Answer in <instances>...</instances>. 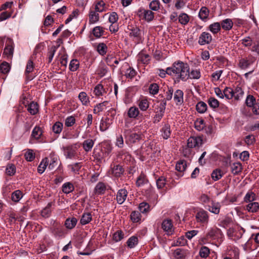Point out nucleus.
<instances>
[{
	"label": "nucleus",
	"mask_w": 259,
	"mask_h": 259,
	"mask_svg": "<svg viewBox=\"0 0 259 259\" xmlns=\"http://www.w3.org/2000/svg\"><path fill=\"white\" fill-rule=\"evenodd\" d=\"M173 70L178 78L183 81L187 80L189 77V66L187 63L182 61L175 62L173 64Z\"/></svg>",
	"instance_id": "1"
},
{
	"label": "nucleus",
	"mask_w": 259,
	"mask_h": 259,
	"mask_svg": "<svg viewBox=\"0 0 259 259\" xmlns=\"http://www.w3.org/2000/svg\"><path fill=\"white\" fill-rule=\"evenodd\" d=\"M195 218L197 222L206 224L209 220L208 212L203 209H201L196 213Z\"/></svg>",
	"instance_id": "2"
},
{
	"label": "nucleus",
	"mask_w": 259,
	"mask_h": 259,
	"mask_svg": "<svg viewBox=\"0 0 259 259\" xmlns=\"http://www.w3.org/2000/svg\"><path fill=\"white\" fill-rule=\"evenodd\" d=\"M166 100H162L160 103L159 106V110L156 112V114L154 117L153 122L154 123L158 122L162 118L165 110Z\"/></svg>",
	"instance_id": "3"
},
{
	"label": "nucleus",
	"mask_w": 259,
	"mask_h": 259,
	"mask_svg": "<svg viewBox=\"0 0 259 259\" xmlns=\"http://www.w3.org/2000/svg\"><path fill=\"white\" fill-rule=\"evenodd\" d=\"M202 144V139L200 137H191L187 141V146L190 148L199 147Z\"/></svg>",
	"instance_id": "4"
},
{
	"label": "nucleus",
	"mask_w": 259,
	"mask_h": 259,
	"mask_svg": "<svg viewBox=\"0 0 259 259\" xmlns=\"http://www.w3.org/2000/svg\"><path fill=\"white\" fill-rule=\"evenodd\" d=\"M212 40L211 34L206 32H202L199 37L198 43L200 45L209 44Z\"/></svg>",
	"instance_id": "5"
},
{
	"label": "nucleus",
	"mask_w": 259,
	"mask_h": 259,
	"mask_svg": "<svg viewBox=\"0 0 259 259\" xmlns=\"http://www.w3.org/2000/svg\"><path fill=\"white\" fill-rule=\"evenodd\" d=\"M33 70L34 64L33 61L31 59H29L27 63L25 71L26 78L27 80H31L34 78L33 76L29 75V73L32 72Z\"/></svg>",
	"instance_id": "6"
},
{
	"label": "nucleus",
	"mask_w": 259,
	"mask_h": 259,
	"mask_svg": "<svg viewBox=\"0 0 259 259\" xmlns=\"http://www.w3.org/2000/svg\"><path fill=\"white\" fill-rule=\"evenodd\" d=\"M51 232L56 236L62 237L65 234L63 228L57 223H54L53 226L51 228Z\"/></svg>",
	"instance_id": "7"
},
{
	"label": "nucleus",
	"mask_w": 259,
	"mask_h": 259,
	"mask_svg": "<svg viewBox=\"0 0 259 259\" xmlns=\"http://www.w3.org/2000/svg\"><path fill=\"white\" fill-rule=\"evenodd\" d=\"M63 149L64 155L67 158H72L76 154L75 147H74L73 146L64 147Z\"/></svg>",
	"instance_id": "8"
},
{
	"label": "nucleus",
	"mask_w": 259,
	"mask_h": 259,
	"mask_svg": "<svg viewBox=\"0 0 259 259\" xmlns=\"http://www.w3.org/2000/svg\"><path fill=\"white\" fill-rule=\"evenodd\" d=\"M127 195V192L125 189L118 190L116 195V200L118 204H122L125 200Z\"/></svg>",
	"instance_id": "9"
},
{
	"label": "nucleus",
	"mask_w": 259,
	"mask_h": 259,
	"mask_svg": "<svg viewBox=\"0 0 259 259\" xmlns=\"http://www.w3.org/2000/svg\"><path fill=\"white\" fill-rule=\"evenodd\" d=\"M106 190V187L105 184L99 182L94 188V194L96 195H102L105 193Z\"/></svg>",
	"instance_id": "10"
},
{
	"label": "nucleus",
	"mask_w": 259,
	"mask_h": 259,
	"mask_svg": "<svg viewBox=\"0 0 259 259\" xmlns=\"http://www.w3.org/2000/svg\"><path fill=\"white\" fill-rule=\"evenodd\" d=\"M184 93L181 90H177L174 94V99L177 105H181L184 102Z\"/></svg>",
	"instance_id": "11"
},
{
	"label": "nucleus",
	"mask_w": 259,
	"mask_h": 259,
	"mask_svg": "<svg viewBox=\"0 0 259 259\" xmlns=\"http://www.w3.org/2000/svg\"><path fill=\"white\" fill-rule=\"evenodd\" d=\"M108 71V68L103 62H101L96 70V73L100 77L104 76Z\"/></svg>",
	"instance_id": "12"
},
{
	"label": "nucleus",
	"mask_w": 259,
	"mask_h": 259,
	"mask_svg": "<svg viewBox=\"0 0 259 259\" xmlns=\"http://www.w3.org/2000/svg\"><path fill=\"white\" fill-rule=\"evenodd\" d=\"M117 157L125 163H127L131 160V155L124 150L120 151L117 155Z\"/></svg>",
	"instance_id": "13"
},
{
	"label": "nucleus",
	"mask_w": 259,
	"mask_h": 259,
	"mask_svg": "<svg viewBox=\"0 0 259 259\" xmlns=\"http://www.w3.org/2000/svg\"><path fill=\"white\" fill-rule=\"evenodd\" d=\"M126 133L128 134V140L132 143H135L139 141L142 139V136L140 134L135 133H132L129 131H126Z\"/></svg>",
	"instance_id": "14"
},
{
	"label": "nucleus",
	"mask_w": 259,
	"mask_h": 259,
	"mask_svg": "<svg viewBox=\"0 0 259 259\" xmlns=\"http://www.w3.org/2000/svg\"><path fill=\"white\" fill-rule=\"evenodd\" d=\"M245 210L249 212L255 213L259 210V203L257 202H252L249 203L245 206Z\"/></svg>",
	"instance_id": "15"
},
{
	"label": "nucleus",
	"mask_w": 259,
	"mask_h": 259,
	"mask_svg": "<svg viewBox=\"0 0 259 259\" xmlns=\"http://www.w3.org/2000/svg\"><path fill=\"white\" fill-rule=\"evenodd\" d=\"M139 13L143 14L145 19L148 22L151 21L154 18V13L150 10L141 9L139 11Z\"/></svg>",
	"instance_id": "16"
},
{
	"label": "nucleus",
	"mask_w": 259,
	"mask_h": 259,
	"mask_svg": "<svg viewBox=\"0 0 259 259\" xmlns=\"http://www.w3.org/2000/svg\"><path fill=\"white\" fill-rule=\"evenodd\" d=\"M89 18L90 24H94L96 23L99 20V13L94 10H90L89 15Z\"/></svg>",
	"instance_id": "17"
},
{
	"label": "nucleus",
	"mask_w": 259,
	"mask_h": 259,
	"mask_svg": "<svg viewBox=\"0 0 259 259\" xmlns=\"http://www.w3.org/2000/svg\"><path fill=\"white\" fill-rule=\"evenodd\" d=\"M112 174L116 177H119L124 172V169L122 166L120 165H114L111 168Z\"/></svg>",
	"instance_id": "18"
},
{
	"label": "nucleus",
	"mask_w": 259,
	"mask_h": 259,
	"mask_svg": "<svg viewBox=\"0 0 259 259\" xmlns=\"http://www.w3.org/2000/svg\"><path fill=\"white\" fill-rule=\"evenodd\" d=\"M77 222V220L75 218H69L65 222V226L68 229H72L75 227Z\"/></svg>",
	"instance_id": "19"
},
{
	"label": "nucleus",
	"mask_w": 259,
	"mask_h": 259,
	"mask_svg": "<svg viewBox=\"0 0 259 259\" xmlns=\"http://www.w3.org/2000/svg\"><path fill=\"white\" fill-rule=\"evenodd\" d=\"M161 225L162 228L164 231L167 232L168 233L171 232L173 226L170 220L167 219L164 220Z\"/></svg>",
	"instance_id": "20"
},
{
	"label": "nucleus",
	"mask_w": 259,
	"mask_h": 259,
	"mask_svg": "<svg viewBox=\"0 0 259 259\" xmlns=\"http://www.w3.org/2000/svg\"><path fill=\"white\" fill-rule=\"evenodd\" d=\"M131 27V28H129V29L131 30V32L130 33V36L131 37H134L136 38L137 39L139 40L141 38V30L140 29L135 26V27Z\"/></svg>",
	"instance_id": "21"
},
{
	"label": "nucleus",
	"mask_w": 259,
	"mask_h": 259,
	"mask_svg": "<svg viewBox=\"0 0 259 259\" xmlns=\"http://www.w3.org/2000/svg\"><path fill=\"white\" fill-rule=\"evenodd\" d=\"M109 104L108 101H104L97 104L94 108L93 112L95 114H98L100 112L103 111L106 107Z\"/></svg>",
	"instance_id": "22"
},
{
	"label": "nucleus",
	"mask_w": 259,
	"mask_h": 259,
	"mask_svg": "<svg viewBox=\"0 0 259 259\" xmlns=\"http://www.w3.org/2000/svg\"><path fill=\"white\" fill-rule=\"evenodd\" d=\"M94 145V141L92 139H87L82 143V147L85 152H89L91 151Z\"/></svg>",
	"instance_id": "23"
},
{
	"label": "nucleus",
	"mask_w": 259,
	"mask_h": 259,
	"mask_svg": "<svg viewBox=\"0 0 259 259\" xmlns=\"http://www.w3.org/2000/svg\"><path fill=\"white\" fill-rule=\"evenodd\" d=\"M162 136L164 139H167L171 134L170 126L168 124H165L161 129Z\"/></svg>",
	"instance_id": "24"
},
{
	"label": "nucleus",
	"mask_w": 259,
	"mask_h": 259,
	"mask_svg": "<svg viewBox=\"0 0 259 259\" xmlns=\"http://www.w3.org/2000/svg\"><path fill=\"white\" fill-rule=\"evenodd\" d=\"M231 172L234 175H238L242 169V164L240 162H235L231 165Z\"/></svg>",
	"instance_id": "25"
},
{
	"label": "nucleus",
	"mask_w": 259,
	"mask_h": 259,
	"mask_svg": "<svg viewBox=\"0 0 259 259\" xmlns=\"http://www.w3.org/2000/svg\"><path fill=\"white\" fill-rule=\"evenodd\" d=\"M139 114V109L135 106L131 107L128 110L127 115L130 118H136Z\"/></svg>",
	"instance_id": "26"
},
{
	"label": "nucleus",
	"mask_w": 259,
	"mask_h": 259,
	"mask_svg": "<svg viewBox=\"0 0 259 259\" xmlns=\"http://www.w3.org/2000/svg\"><path fill=\"white\" fill-rule=\"evenodd\" d=\"M221 25L224 29L229 30L232 28L233 23L231 19H226L221 22Z\"/></svg>",
	"instance_id": "27"
},
{
	"label": "nucleus",
	"mask_w": 259,
	"mask_h": 259,
	"mask_svg": "<svg viewBox=\"0 0 259 259\" xmlns=\"http://www.w3.org/2000/svg\"><path fill=\"white\" fill-rule=\"evenodd\" d=\"M27 110L31 115L36 114L38 111V104L32 102L28 105Z\"/></svg>",
	"instance_id": "28"
},
{
	"label": "nucleus",
	"mask_w": 259,
	"mask_h": 259,
	"mask_svg": "<svg viewBox=\"0 0 259 259\" xmlns=\"http://www.w3.org/2000/svg\"><path fill=\"white\" fill-rule=\"evenodd\" d=\"M209 13V10L206 7H203L200 10L199 17L203 21H205L208 17Z\"/></svg>",
	"instance_id": "29"
},
{
	"label": "nucleus",
	"mask_w": 259,
	"mask_h": 259,
	"mask_svg": "<svg viewBox=\"0 0 259 259\" xmlns=\"http://www.w3.org/2000/svg\"><path fill=\"white\" fill-rule=\"evenodd\" d=\"M53 202H49L47 205L41 210V215L44 218H48L51 213V207Z\"/></svg>",
	"instance_id": "30"
},
{
	"label": "nucleus",
	"mask_w": 259,
	"mask_h": 259,
	"mask_svg": "<svg viewBox=\"0 0 259 259\" xmlns=\"http://www.w3.org/2000/svg\"><path fill=\"white\" fill-rule=\"evenodd\" d=\"M104 32V28L101 26H96L92 30L93 34L97 38L102 36Z\"/></svg>",
	"instance_id": "31"
},
{
	"label": "nucleus",
	"mask_w": 259,
	"mask_h": 259,
	"mask_svg": "<svg viewBox=\"0 0 259 259\" xmlns=\"http://www.w3.org/2000/svg\"><path fill=\"white\" fill-rule=\"evenodd\" d=\"M150 60V57L148 54L141 53L138 56V61L143 64H148Z\"/></svg>",
	"instance_id": "32"
},
{
	"label": "nucleus",
	"mask_w": 259,
	"mask_h": 259,
	"mask_svg": "<svg viewBox=\"0 0 259 259\" xmlns=\"http://www.w3.org/2000/svg\"><path fill=\"white\" fill-rule=\"evenodd\" d=\"M42 134V132L40 127L39 126H35L31 134V137L36 139L38 140Z\"/></svg>",
	"instance_id": "33"
},
{
	"label": "nucleus",
	"mask_w": 259,
	"mask_h": 259,
	"mask_svg": "<svg viewBox=\"0 0 259 259\" xmlns=\"http://www.w3.org/2000/svg\"><path fill=\"white\" fill-rule=\"evenodd\" d=\"M48 165V159L47 158L43 159L38 166V172L39 174H42L45 171V170L46 169Z\"/></svg>",
	"instance_id": "34"
},
{
	"label": "nucleus",
	"mask_w": 259,
	"mask_h": 259,
	"mask_svg": "<svg viewBox=\"0 0 259 259\" xmlns=\"http://www.w3.org/2000/svg\"><path fill=\"white\" fill-rule=\"evenodd\" d=\"M73 184L70 182L64 183L62 186V191L66 194L72 192L74 190Z\"/></svg>",
	"instance_id": "35"
},
{
	"label": "nucleus",
	"mask_w": 259,
	"mask_h": 259,
	"mask_svg": "<svg viewBox=\"0 0 259 259\" xmlns=\"http://www.w3.org/2000/svg\"><path fill=\"white\" fill-rule=\"evenodd\" d=\"M92 219V215L90 213H84L81 217L80 223L81 225H84L90 223Z\"/></svg>",
	"instance_id": "36"
},
{
	"label": "nucleus",
	"mask_w": 259,
	"mask_h": 259,
	"mask_svg": "<svg viewBox=\"0 0 259 259\" xmlns=\"http://www.w3.org/2000/svg\"><path fill=\"white\" fill-rule=\"evenodd\" d=\"M78 98L84 105H87L90 102L89 97L88 96L87 93L84 92L79 93Z\"/></svg>",
	"instance_id": "37"
},
{
	"label": "nucleus",
	"mask_w": 259,
	"mask_h": 259,
	"mask_svg": "<svg viewBox=\"0 0 259 259\" xmlns=\"http://www.w3.org/2000/svg\"><path fill=\"white\" fill-rule=\"evenodd\" d=\"M22 197V193L20 190H16L11 195V199L15 202H18Z\"/></svg>",
	"instance_id": "38"
},
{
	"label": "nucleus",
	"mask_w": 259,
	"mask_h": 259,
	"mask_svg": "<svg viewBox=\"0 0 259 259\" xmlns=\"http://www.w3.org/2000/svg\"><path fill=\"white\" fill-rule=\"evenodd\" d=\"M138 243V238L137 237L133 236L130 237L127 241V246L130 248H134Z\"/></svg>",
	"instance_id": "39"
},
{
	"label": "nucleus",
	"mask_w": 259,
	"mask_h": 259,
	"mask_svg": "<svg viewBox=\"0 0 259 259\" xmlns=\"http://www.w3.org/2000/svg\"><path fill=\"white\" fill-rule=\"evenodd\" d=\"M186 162L185 160H180L177 162L176 169L178 171L183 172L186 169Z\"/></svg>",
	"instance_id": "40"
},
{
	"label": "nucleus",
	"mask_w": 259,
	"mask_h": 259,
	"mask_svg": "<svg viewBox=\"0 0 259 259\" xmlns=\"http://www.w3.org/2000/svg\"><path fill=\"white\" fill-rule=\"evenodd\" d=\"M244 92L242 89L239 87H237L233 90V96L235 100H238L240 98L242 97Z\"/></svg>",
	"instance_id": "41"
},
{
	"label": "nucleus",
	"mask_w": 259,
	"mask_h": 259,
	"mask_svg": "<svg viewBox=\"0 0 259 259\" xmlns=\"http://www.w3.org/2000/svg\"><path fill=\"white\" fill-rule=\"evenodd\" d=\"M221 24L215 22L209 26V30L214 34L217 33L221 30Z\"/></svg>",
	"instance_id": "42"
},
{
	"label": "nucleus",
	"mask_w": 259,
	"mask_h": 259,
	"mask_svg": "<svg viewBox=\"0 0 259 259\" xmlns=\"http://www.w3.org/2000/svg\"><path fill=\"white\" fill-rule=\"evenodd\" d=\"M138 106L140 109L143 111H146L149 107V103L146 99L139 101Z\"/></svg>",
	"instance_id": "43"
},
{
	"label": "nucleus",
	"mask_w": 259,
	"mask_h": 259,
	"mask_svg": "<svg viewBox=\"0 0 259 259\" xmlns=\"http://www.w3.org/2000/svg\"><path fill=\"white\" fill-rule=\"evenodd\" d=\"M255 200V194L253 192H248L244 198V201L246 203L253 202Z\"/></svg>",
	"instance_id": "44"
},
{
	"label": "nucleus",
	"mask_w": 259,
	"mask_h": 259,
	"mask_svg": "<svg viewBox=\"0 0 259 259\" xmlns=\"http://www.w3.org/2000/svg\"><path fill=\"white\" fill-rule=\"evenodd\" d=\"M223 172L220 169H216L214 170L211 174L212 179L216 181L220 180L223 176Z\"/></svg>",
	"instance_id": "45"
},
{
	"label": "nucleus",
	"mask_w": 259,
	"mask_h": 259,
	"mask_svg": "<svg viewBox=\"0 0 259 259\" xmlns=\"http://www.w3.org/2000/svg\"><path fill=\"white\" fill-rule=\"evenodd\" d=\"M105 4L103 1L98 2L95 7V11L98 13H101L105 11Z\"/></svg>",
	"instance_id": "46"
},
{
	"label": "nucleus",
	"mask_w": 259,
	"mask_h": 259,
	"mask_svg": "<svg viewBox=\"0 0 259 259\" xmlns=\"http://www.w3.org/2000/svg\"><path fill=\"white\" fill-rule=\"evenodd\" d=\"M196 109L200 113H204L207 109V105L203 102H199L196 105Z\"/></svg>",
	"instance_id": "47"
},
{
	"label": "nucleus",
	"mask_w": 259,
	"mask_h": 259,
	"mask_svg": "<svg viewBox=\"0 0 259 259\" xmlns=\"http://www.w3.org/2000/svg\"><path fill=\"white\" fill-rule=\"evenodd\" d=\"M63 123L57 121L52 126V131L55 134H60L63 128Z\"/></svg>",
	"instance_id": "48"
},
{
	"label": "nucleus",
	"mask_w": 259,
	"mask_h": 259,
	"mask_svg": "<svg viewBox=\"0 0 259 259\" xmlns=\"http://www.w3.org/2000/svg\"><path fill=\"white\" fill-rule=\"evenodd\" d=\"M256 103L255 98L252 96L249 95L247 96L245 104L246 105L249 107H251Z\"/></svg>",
	"instance_id": "49"
},
{
	"label": "nucleus",
	"mask_w": 259,
	"mask_h": 259,
	"mask_svg": "<svg viewBox=\"0 0 259 259\" xmlns=\"http://www.w3.org/2000/svg\"><path fill=\"white\" fill-rule=\"evenodd\" d=\"M221 232L218 228L211 229L206 235L207 238L214 239L218 232Z\"/></svg>",
	"instance_id": "50"
},
{
	"label": "nucleus",
	"mask_w": 259,
	"mask_h": 259,
	"mask_svg": "<svg viewBox=\"0 0 259 259\" xmlns=\"http://www.w3.org/2000/svg\"><path fill=\"white\" fill-rule=\"evenodd\" d=\"M97 51L101 55H104L107 50V46L104 43L99 44L97 46Z\"/></svg>",
	"instance_id": "51"
},
{
	"label": "nucleus",
	"mask_w": 259,
	"mask_h": 259,
	"mask_svg": "<svg viewBox=\"0 0 259 259\" xmlns=\"http://www.w3.org/2000/svg\"><path fill=\"white\" fill-rule=\"evenodd\" d=\"M256 140L253 135H249L245 137L244 142L247 146L253 145L255 143Z\"/></svg>",
	"instance_id": "52"
},
{
	"label": "nucleus",
	"mask_w": 259,
	"mask_h": 259,
	"mask_svg": "<svg viewBox=\"0 0 259 259\" xmlns=\"http://www.w3.org/2000/svg\"><path fill=\"white\" fill-rule=\"evenodd\" d=\"M194 125L195 128L199 131L203 130L205 127V123L203 119L196 120L194 122Z\"/></svg>",
	"instance_id": "53"
},
{
	"label": "nucleus",
	"mask_w": 259,
	"mask_h": 259,
	"mask_svg": "<svg viewBox=\"0 0 259 259\" xmlns=\"http://www.w3.org/2000/svg\"><path fill=\"white\" fill-rule=\"evenodd\" d=\"M10 69V66L8 63L3 62L0 65V71L4 74L8 73Z\"/></svg>",
	"instance_id": "54"
},
{
	"label": "nucleus",
	"mask_w": 259,
	"mask_h": 259,
	"mask_svg": "<svg viewBox=\"0 0 259 259\" xmlns=\"http://www.w3.org/2000/svg\"><path fill=\"white\" fill-rule=\"evenodd\" d=\"M139 208L142 213H147L149 211L150 206L147 202H143L139 204Z\"/></svg>",
	"instance_id": "55"
},
{
	"label": "nucleus",
	"mask_w": 259,
	"mask_h": 259,
	"mask_svg": "<svg viewBox=\"0 0 259 259\" xmlns=\"http://www.w3.org/2000/svg\"><path fill=\"white\" fill-rule=\"evenodd\" d=\"M174 255L176 259H185V255L183 250L181 248H177L174 251Z\"/></svg>",
	"instance_id": "56"
},
{
	"label": "nucleus",
	"mask_w": 259,
	"mask_h": 259,
	"mask_svg": "<svg viewBox=\"0 0 259 259\" xmlns=\"http://www.w3.org/2000/svg\"><path fill=\"white\" fill-rule=\"evenodd\" d=\"M221 208V205L219 203H212V206L209 209V210L214 213V214H219L220 212Z\"/></svg>",
	"instance_id": "57"
},
{
	"label": "nucleus",
	"mask_w": 259,
	"mask_h": 259,
	"mask_svg": "<svg viewBox=\"0 0 259 259\" xmlns=\"http://www.w3.org/2000/svg\"><path fill=\"white\" fill-rule=\"evenodd\" d=\"M149 90L151 94L155 95L158 93L159 86L157 83H153L150 85Z\"/></svg>",
	"instance_id": "58"
},
{
	"label": "nucleus",
	"mask_w": 259,
	"mask_h": 259,
	"mask_svg": "<svg viewBox=\"0 0 259 259\" xmlns=\"http://www.w3.org/2000/svg\"><path fill=\"white\" fill-rule=\"evenodd\" d=\"M79 63L77 60L73 59L69 64V69L71 71H75L79 67Z\"/></svg>",
	"instance_id": "59"
},
{
	"label": "nucleus",
	"mask_w": 259,
	"mask_h": 259,
	"mask_svg": "<svg viewBox=\"0 0 259 259\" xmlns=\"http://www.w3.org/2000/svg\"><path fill=\"white\" fill-rule=\"evenodd\" d=\"M209 249L206 246H202L201 247L199 254L201 257H206L209 254Z\"/></svg>",
	"instance_id": "60"
},
{
	"label": "nucleus",
	"mask_w": 259,
	"mask_h": 259,
	"mask_svg": "<svg viewBox=\"0 0 259 259\" xmlns=\"http://www.w3.org/2000/svg\"><path fill=\"white\" fill-rule=\"evenodd\" d=\"M224 96L228 99H230L234 97L233 90L230 88H226L223 91Z\"/></svg>",
	"instance_id": "61"
},
{
	"label": "nucleus",
	"mask_w": 259,
	"mask_h": 259,
	"mask_svg": "<svg viewBox=\"0 0 259 259\" xmlns=\"http://www.w3.org/2000/svg\"><path fill=\"white\" fill-rule=\"evenodd\" d=\"M179 21L181 24L186 25L189 21V17L186 14H182L179 16Z\"/></svg>",
	"instance_id": "62"
},
{
	"label": "nucleus",
	"mask_w": 259,
	"mask_h": 259,
	"mask_svg": "<svg viewBox=\"0 0 259 259\" xmlns=\"http://www.w3.org/2000/svg\"><path fill=\"white\" fill-rule=\"evenodd\" d=\"M141 214L138 211H134L131 214V219L134 222H138L141 220Z\"/></svg>",
	"instance_id": "63"
},
{
	"label": "nucleus",
	"mask_w": 259,
	"mask_h": 259,
	"mask_svg": "<svg viewBox=\"0 0 259 259\" xmlns=\"http://www.w3.org/2000/svg\"><path fill=\"white\" fill-rule=\"evenodd\" d=\"M149 8L153 11H158L160 8L159 1L158 0L152 1L149 4Z\"/></svg>",
	"instance_id": "64"
}]
</instances>
